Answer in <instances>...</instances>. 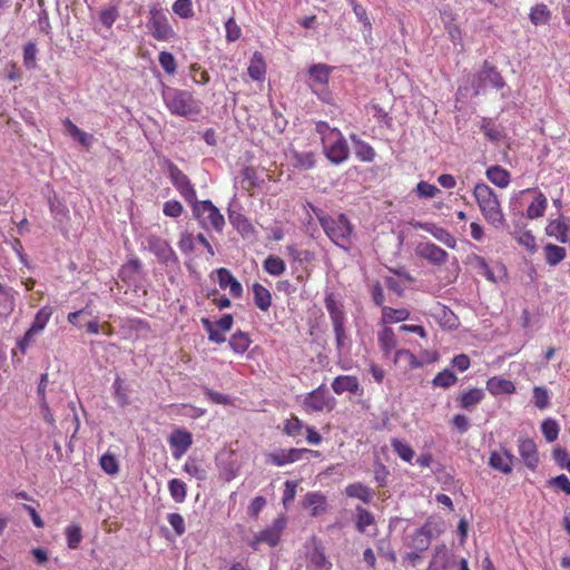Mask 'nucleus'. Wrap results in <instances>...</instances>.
I'll return each mask as SVG.
<instances>
[{
	"label": "nucleus",
	"instance_id": "de8ad7c7",
	"mask_svg": "<svg viewBox=\"0 0 570 570\" xmlns=\"http://www.w3.org/2000/svg\"><path fill=\"white\" fill-rule=\"evenodd\" d=\"M14 308V298L11 291L0 284V316L9 315Z\"/></svg>",
	"mask_w": 570,
	"mask_h": 570
},
{
	"label": "nucleus",
	"instance_id": "7ed1b4c3",
	"mask_svg": "<svg viewBox=\"0 0 570 570\" xmlns=\"http://www.w3.org/2000/svg\"><path fill=\"white\" fill-rule=\"evenodd\" d=\"M473 196L484 219L495 228L504 227L505 218L494 190L484 183H478Z\"/></svg>",
	"mask_w": 570,
	"mask_h": 570
},
{
	"label": "nucleus",
	"instance_id": "49530a36",
	"mask_svg": "<svg viewBox=\"0 0 570 570\" xmlns=\"http://www.w3.org/2000/svg\"><path fill=\"white\" fill-rule=\"evenodd\" d=\"M352 140L355 142V154L360 160L370 163L375 158V151L370 144L356 139L355 136H352Z\"/></svg>",
	"mask_w": 570,
	"mask_h": 570
},
{
	"label": "nucleus",
	"instance_id": "052dcab7",
	"mask_svg": "<svg viewBox=\"0 0 570 570\" xmlns=\"http://www.w3.org/2000/svg\"><path fill=\"white\" fill-rule=\"evenodd\" d=\"M533 403L539 410H544L550 405V393L547 387H533Z\"/></svg>",
	"mask_w": 570,
	"mask_h": 570
},
{
	"label": "nucleus",
	"instance_id": "c03bdc74",
	"mask_svg": "<svg viewBox=\"0 0 570 570\" xmlns=\"http://www.w3.org/2000/svg\"><path fill=\"white\" fill-rule=\"evenodd\" d=\"M47 383H48V374L47 373L41 374L40 382H39V385H38V389H37V394H38V397H39L40 407L45 412V419L47 421L51 422L52 421V415L50 413L49 405H48V403L46 401Z\"/></svg>",
	"mask_w": 570,
	"mask_h": 570
},
{
	"label": "nucleus",
	"instance_id": "2eb2a0df",
	"mask_svg": "<svg viewBox=\"0 0 570 570\" xmlns=\"http://www.w3.org/2000/svg\"><path fill=\"white\" fill-rule=\"evenodd\" d=\"M169 445L173 450V456L178 460L193 444V438L186 430L177 429L169 436Z\"/></svg>",
	"mask_w": 570,
	"mask_h": 570
},
{
	"label": "nucleus",
	"instance_id": "8fccbe9b",
	"mask_svg": "<svg viewBox=\"0 0 570 570\" xmlns=\"http://www.w3.org/2000/svg\"><path fill=\"white\" fill-rule=\"evenodd\" d=\"M403 362L409 368H419L423 365V362L420 361L411 351L397 350L394 354V363Z\"/></svg>",
	"mask_w": 570,
	"mask_h": 570
},
{
	"label": "nucleus",
	"instance_id": "412c9836",
	"mask_svg": "<svg viewBox=\"0 0 570 570\" xmlns=\"http://www.w3.org/2000/svg\"><path fill=\"white\" fill-rule=\"evenodd\" d=\"M325 307L330 314L333 327L344 325L345 323V312L343 304L337 301L334 294L328 293L325 296Z\"/></svg>",
	"mask_w": 570,
	"mask_h": 570
},
{
	"label": "nucleus",
	"instance_id": "c9c22d12",
	"mask_svg": "<svg viewBox=\"0 0 570 570\" xmlns=\"http://www.w3.org/2000/svg\"><path fill=\"white\" fill-rule=\"evenodd\" d=\"M543 253L546 262L550 266H557L567 256L566 248L554 244H547L543 247Z\"/></svg>",
	"mask_w": 570,
	"mask_h": 570
},
{
	"label": "nucleus",
	"instance_id": "58836bf2",
	"mask_svg": "<svg viewBox=\"0 0 570 570\" xmlns=\"http://www.w3.org/2000/svg\"><path fill=\"white\" fill-rule=\"evenodd\" d=\"M410 312L406 308H392L387 306L382 307V322L383 323H399L407 320Z\"/></svg>",
	"mask_w": 570,
	"mask_h": 570
},
{
	"label": "nucleus",
	"instance_id": "bb28decb",
	"mask_svg": "<svg viewBox=\"0 0 570 570\" xmlns=\"http://www.w3.org/2000/svg\"><path fill=\"white\" fill-rule=\"evenodd\" d=\"M63 127L68 135L78 141L81 146L89 148L94 141V136L81 130L77 125H75L70 119L63 120Z\"/></svg>",
	"mask_w": 570,
	"mask_h": 570
},
{
	"label": "nucleus",
	"instance_id": "a211bd4d",
	"mask_svg": "<svg viewBox=\"0 0 570 570\" xmlns=\"http://www.w3.org/2000/svg\"><path fill=\"white\" fill-rule=\"evenodd\" d=\"M309 452V450L306 449H288V450H278L276 452H273L268 454V462L276 465V466H283L288 463H293L296 461L302 460L303 454Z\"/></svg>",
	"mask_w": 570,
	"mask_h": 570
},
{
	"label": "nucleus",
	"instance_id": "0eeeda50",
	"mask_svg": "<svg viewBox=\"0 0 570 570\" xmlns=\"http://www.w3.org/2000/svg\"><path fill=\"white\" fill-rule=\"evenodd\" d=\"M286 523L287 520L285 515H278L271 525L254 535L249 542L250 548L257 551L262 543H266L269 547L277 546L286 528Z\"/></svg>",
	"mask_w": 570,
	"mask_h": 570
},
{
	"label": "nucleus",
	"instance_id": "69168bd1",
	"mask_svg": "<svg viewBox=\"0 0 570 570\" xmlns=\"http://www.w3.org/2000/svg\"><path fill=\"white\" fill-rule=\"evenodd\" d=\"M158 61L166 73L174 75L176 72L177 62L170 52L161 51L158 56Z\"/></svg>",
	"mask_w": 570,
	"mask_h": 570
},
{
	"label": "nucleus",
	"instance_id": "393cba45",
	"mask_svg": "<svg viewBox=\"0 0 570 570\" xmlns=\"http://www.w3.org/2000/svg\"><path fill=\"white\" fill-rule=\"evenodd\" d=\"M304 505L311 509L312 517H317L326 511V498L321 492H308L304 498Z\"/></svg>",
	"mask_w": 570,
	"mask_h": 570
},
{
	"label": "nucleus",
	"instance_id": "9d476101",
	"mask_svg": "<svg viewBox=\"0 0 570 570\" xmlns=\"http://www.w3.org/2000/svg\"><path fill=\"white\" fill-rule=\"evenodd\" d=\"M144 246L151 252L161 264H175L178 262V258L169 243L158 236H148L144 242Z\"/></svg>",
	"mask_w": 570,
	"mask_h": 570
},
{
	"label": "nucleus",
	"instance_id": "79ce46f5",
	"mask_svg": "<svg viewBox=\"0 0 570 570\" xmlns=\"http://www.w3.org/2000/svg\"><path fill=\"white\" fill-rule=\"evenodd\" d=\"M51 314H52V311L50 307L46 306V307L40 308L37 312L31 326L29 327L31 330V332L40 334L45 330L46 325L48 324V322L51 317Z\"/></svg>",
	"mask_w": 570,
	"mask_h": 570
},
{
	"label": "nucleus",
	"instance_id": "c85d7f7f",
	"mask_svg": "<svg viewBox=\"0 0 570 570\" xmlns=\"http://www.w3.org/2000/svg\"><path fill=\"white\" fill-rule=\"evenodd\" d=\"M487 178L500 188H505L510 184V173L501 166H490L485 171Z\"/></svg>",
	"mask_w": 570,
	"mask_h": 570
},
{
	"label": "nucleus",
	"instance_id": "20e7f679",
	"mask_svg": "<svg viewBox=\"0 0 570 570\" xmlns=\"http://www.w3.org/2000/svg\"><path fill=\"white\" fill-rule=\"evenodd\" d=\"M327 237L340 248L348 252L352 246L353 226L344 214L318 216Z\"/></svg>",
	"mask_w": 570,
	"mask_h": 570
},
{
	"label": "nucleus",
	"instance_id": "1a4fd4ad",
	"mask_svg": "<svg viewBox=\"0 0 570 570\" xmlns=\"http://www.w3.org/2000/svg\"><path fill=\"white\" fill-rule=\"evenodd\" d=\"M168 176L171 184L185 199V202L191 205L195 200H197L196 189L190 179L173 163H169L168 165Z\"/></svg>",
	"mask_w": 570,
	"mask_h": 570
},
{
	"label": "nucleus",
	"instance_id": "37998d69",
	"mask_svg": "<svg viewBox=\"0 0 570 570\" xmlns=\"http://www.w3.org/2000/svg\"><path fill=\"white\" fill-rule=\"evenodd\" d=\"M168 490L171 499L176 503H181L187 497V487L184 481L179 479H173L168 482Z\"/></svg>",
	"mask_w": 570,
	"mask_h": 570
},
{
	"label": "nucleus",
	"instance_id": "b1692460",
	"mask_svg": "<svg viewBox=\"0 0 570 570\" xmlns=\"http://www.w3.org/2000/svg\"><path fill=\"white\" fill-rule=\"evenodd\" d=\"M332 71V67L325 63H314L308 68L309 75V87L313 85L326 86L330 80V75Z\"/></svg>",
	"mask_w": 570,
	"mask_h": 570
},
{
	"label": "nucleus",
	"instance_id": "6ab92c4d",
	"mask_svg": "<svg viewBox=\"0 0 570 570\" xmlns=\"http://www.w3.org/2000/svg\"><path fill=\"white\" fill-rule=\"evenodd\" d=\"M518 452L530 470H535L539 463V455L535 443L531 439H523L519 441Z\"/></svg>",
	"mask_w": 570,
	"mask_h": 570
},
{
	"label": "nucleus",
	"instance_id": "338daca9",
	"mask_svg": "<svg viewBox=\"0 0 570 570\" xmlns=\"http://www.w3.org/2000/svg\"><path fill=\"white\" fill-rule=\"evenodd\" d=\"M100 466L109 475H115L119 471L118 461L116 456L110 453H105L100 458Z\"/></svg>",
	"mask_w": 570,
	"mask_h": 570
},
{
	"label": "nucleus",
	"instance_id": "f704fd0d",
	"mask_svg": "<svg viewBox=\"0 0 570 570\" xmlns=\"http://www.w3.org/2000/svg\"><path fill=\"white\" fill-rule=\"evenodd\" d=\"M248 75L253 80H263L266 72V65L262 53L255 52L249 61Z\"/></svg>",
	"mask_w": 570,
	"mask_h": 570
},
{
	"label": "nucleus",
	"instance_id": "72a5a7b5",
	"mask_svg": "<svg viewBox=\"0 0 570 570\" xmlns=\"http://www.w3.org/2000/svg\"><path fill=\"white\" fill-rule=\"evenodd\" d=\"M484 399V392L481 389H470L462 393L460 397V406L471 411Z\"/></svg>",
	"mask_w": 570,
	"mask_h": 570
},
{
	"label": "nucleus",
	"instance_id": "e2e57ef3",
	"mask_svg": "<svg viewBox=\"0 0 570 570\" xmlns=\"http://www.w3.org/2000/svg\"><path fill=\"white\" fill-rule=\"evenodd\" d=\"M173 11L183 19L191 18L194 16L191 0H176L173 4Z\"/></svg>",
	"mask_w": 570,
	"mask_h": 570
},
{
	"label": "nucleus",
	"instance_id": "dca6fc26",
	"mask_svg": "<svg viewBox=\"0 0 570 570\" xmlns=\"http://www.w3.org/2000/svg\"><path fill=\"white\" fill-rule=\"evenodd\" d=\"M546 234L560 243H570V218L559 217L548 223Z\"/></svg>",
	"mask_w": 570,
	"mask_h": 570
},
{
	"label": "nucleus",
	"instance_id": "4d7b16f0",
	"mask_svg": "<svg viewBox=\"0 0 570 570\" xmlns=\"http://www.w3.org/2000/svg\"><path fill=\"white\" fill-rule=\"evenodd\" d=\"M374 523V515L362 507L356 508V529L365 532L366 528Z\"/></svg>",
	"mask_w": 570,
	"mask_h": 570
},
{
	"label": "nucleus",
	"instance_id": "a19ab883",
	"mask_svg": "<svg viewBox=\"0 0 570 570\" xmlns=\"http://www.w3.org/2000/svg\"><path fill=\"white\" fill-rule=\"evenodd\" d=\"M250 342L248 334L239 331L229 338V346L235 353L243 354L248 350Z\"/></svg>",
	"mask_w": 570,
	"mask_h": 570
},
{
	"label": "nucleus",
	"instance_id": "6e6552de",
	"mask_svg": "<svg viewBox=\"0 0 570 570\" xmlns=\"http://www.w3.org/2000/svg\"><path fill=\"white\" fill-rule=\"evenodd\" d=\"M504 85L505 83L501 75L495 70V68L489 66L487 62L478 73L472 76L471 79V88L473 89L474 96L484 92L485 88L489 86L495 89H501Z\"/></svg>",
	"mask_w": 570,
	"mask_h": 570
},
{
	"label": "nucleus",
	"instance_id": "f8f14e48",
	"mask_svg": "<svg viewBox=\"0 0 570 570\" xmlns=\"http://www.w3.org/2000/svg\"><path fill=\"white\" fill-rule=\"evenodd\" d=\"M414 227L431 234L436 240L451 249L456 247L455 237L443 227L429 222H417L414 224Z\"/></svg>",
	"mask_w": 570,
	"mask_h": 570
},
{
	"label": "nucleus",
	"instance_id": "f3484780",
	"mask_svg": "<svg viewBox=\"0 0 570 570\" xmlns=\"http://www.w3.org/2000/svg\"><path fill=\"white\" fill-rule=\"evenodd\" d=\"M334 393L341 395L348 392L354 395L362 394V389L358 379L354 375H338L332 382Z\"/></svg>",
	"mask_w": 570,
	"mask_h": 570
},
{
	"label": "nucleus",
	"instance_id": "bf43d9fd",
	"mask_svg": "<svg viewBox=\"0 0 570 570\" xmlns=\"http://www.w3.org/2000/svg\"><path fill=\"white\" fill-rule=\"evenodd\" d=\"M471 262L474 268H476L481 275L487 277V279H489L490 282L497 283V277L493 271L490 268V266L488 265L487 261L483 257L474 255L471 258Z\"/></svg>",
	"mask_w": 570,
	"mask_h": 570
},
{
	"label": "nucleus",
	"instance_id": "4c0bfd02",
	"mask_svg": "<svg viewBox=\"0 0 570 570\" xmlns=\"http://www.w3.org/2000/svg\"><path fill=\"white\" fill-rule=\"evenodd\" d=\"M114 389V397L117 404L121 407H125L130 404L129 399V389L125 385L124 381L117 376L112 383Z\"/></svg>",
	"mask_w": 570,
	"mask_h": 570
},
{
	"label": "nucleus",
	"instance_id": "774afa93",
	"mask_svg": "<svg viewBox=\"0 0 570 570\" xmlns=\"http://www.w3.org/2000/svg\"><path fill=\"white\" fill-rule=\"evenodd\" d=\"M350 3L353 8V12L355 13L357 20L363 24L364 29L371 31L372 23L367 17L365 8L356 3L355 0H350Z\"/></svg>",
	"mask_w": 570,
	"mask_h": 570
},
{
	"label": "nucleus",
	"instance_id": "ea45409f",
	"mask_svg": "<svg viewBox=\"0 0 570 570\" xmlns=\"http://www.w3.org/2000/svg\"><path fill=\"white\" fill-rule=\"evenodd\" d=\"M184 471L198 481L207 479L206 469L195 458H188L183 466Z\"/></svg>",
	"mask_w": 570,
	"mask_h": 570
},
{
	"label": "nucleus",
	"instance_id": "473e14b6",
	"mask_svg": "<svg viewBox=\"0 0 570 570\" xmlns=\"http://www.w3.org/2000/svg\"><path fill=\"white\" fill-rule=\"evenodd\" d=\"M547 206V197L541 191H537L533 202L527 208V217L530 219L542 217Z\"/></svg>",
	"mask_w": 570,
	"mask_h": 570
},
{
	"label": "nucleus",
	"instance_id": "5701e85b",
	"mask_svg": "<svg viewBox=\"0 0 570 570\" xmlns=\"http://www.w3.org/2000/svg\"><path fill=\"white\" fill-rule=\"evenodd\" d=\"M287 159L297 169L306 170L315 166V157L312 151H297L291 149L287 153Z\"/></svg>",
	"mask_w": 570,
	"mask_h": 570
},
{
	"label": "nucleus",
	"instance_id": "2f4dec72",
	"mask_svg": "<svg viewBox=\"0 0 570 570\" xmlns=\"http://www.w3.org/2000/svg\"><path fill=\"white\" fill-rule=\"evenodd\" d=\"M345 493L347 497L358 499L364 503H370L373 499V491L360 482L348 484L345 488Z\"/></svg>",
	"mask_w": 570,
	"mask_h": 570
},
{
	"label": "nucleus",
	"instance_id": "423d86ee",
	"mask_svg": "<svg viewBox=\"0 0 570 570\" xmlns=\"http://www.w3.org/2000/svg\"><path fill=\"white\" fill-rule=\"evenodd\" d=\"M147 28L150 35L158 41H169L176 36L167 16L157 6L151 7L149 10Z\"/></svg>",
	"mask_w": 570,
	"mask_h": 570
},
{
	"label": "nucleus",
	"instance_id": "f257e3e1",
	"mask_svg": "<svg viewBox=\"0 0 570 570\" xmlns=\"http://www.w3.org/2000/svg\"><path fill=\"white\" fill-rule=\"evenodd\" d=\"M161 98L171 115L196 120L202 114V101L188 90L165 86Z\"/></svg>",
	"mask_w": 570,
	"mask_h": 570
},
{
	"label": "nucleus",
	"instance_id": "6e6d98bb",
	"mask_svg": "<svg viewBox=\"0 0 570 570\" xmlns=\"http://www.w3.org/2000/svg\"><path fill=\"white\" fill-rule=\"evenodd\" d=\"M67 546L70 549H77L82 540L81 528L77 524H70L65 530Z\"/></svg>",
	"mask_w": 570,
	"mask_h": 570
},
{
	"label": "nucleus",
	"instance_id": "f03ea898",
	"mask_svg": "<svg viewBox=\"0 0 570 570\" xmlns=\"http://www.w3.org/2000/svg\"><path fill=\"white\" fill-rule=\"evenodd\" d=\"M315 131L320 135L323 153L333 164L340 165L348 159L350 148L341 130L331 127L326 121H317Z\"/></svg>",
	"mask_w": 570,
	"mask_h": 570
},
{
	"label": "nucleus",
	"instance_id": "603ef678",
	"mask_svg": "<svg viewBox=\"0 0 570 570\" xmlns=\"http://www.w3.org/2000/svg\"><path fill=\"white\" fill-rule=\"evenodd\" d=\"M550 11L548 9V7L543 3H539V4H535L534 7H532L531 11H530V20L533 24L538 26V24H544L549 21L550 19Z\"/></svg>",
	"mask_w": 570,
	"mask_h": 570
},
{
	"label": "nucleus",
	"instance_id": "9b49d317",
	"mask_svg": "<svg viewBox=\"0 0 570 570\" xmlns=\"http://www.w3.org/2000/svg\"><path fill=\"white\" fill-rule=\"evenodd\" d=\"M333 399L330 397L324 384L307 393L303 401L306 412H321L325 409H332Z\"/></svg>",
	"mask_w": 570,
	"mask_h": 570
},
{
	"label": "nucleus",
	"instance_id": "ddd939ff",
	"mask_svg": "<svg viewBox=\"0 0 570 570\" xmlns=\"http://www.w3.org/2000/svg\"><path fill=\"white\" fill-rule=\"evenodd\" d=\"M514 459V455L508 449L502 448L500 451L490 453L489 465L502 474H510L513 470Z\"/></svg>",
	"mask_w": 570,
	"mask_h": 570
},
{
	"label": "nucleus",
	"instance_id": "5fc2aeb1",
	"mask_svg": "<svg viewBox=\"0 0 570 570\" xmlns=\"http://www.w3.org/2000/svg\"><path fill=\"white\" fill-rule=\"evenodd\" d=\"M391 445L394 452L405 462H411L414 458L413 449L404 441L392 439Z\"/></svg>",
	"mask_w": 570,
	"mask_h": 570
},
{
	"label": "nucleus",
	"instance_id": "680f3d73",
	"mask_svg": "<svg viewBox=\"0 0 570 570\" xmlns=\"http://www.w3.org/2000/svg\"><path fill=\"white\" fill-rule=\"evenodd\" d=\"M458 381L455 374L450 370H444L440 372L432 381L434 386L448 389L454 385Z\"/></svg>",
	"mask_w": 570,
	"mask_h": 570
},
{
	"label": "nucleus",
	"instance_id": "4468645a",
	"mask_svg": "<svg viewBox=\"0 0 570 570\" xmlns=\"http://www.w3.org/2000/svg\"><path fill=\"white\" fill-rule=\"evenodd\" d=\"M415 253L419 257L426 259L431 264L442 265L446 262L449 254L433 243H420Z\"/></svg>",
	"mask_w": 570,
	"mask_h": 570
},
{
	"label": "nucleus",
	"instance_id": "3c124183",
	"mask_svg": "<svg viewBox=\"0 0 570 570\" xmlns=\"http://www.w3.org/2000/svg\"><path fill=\"white\" fill-rule=\"evenodd\" d=\"M481 129L485 137L493 142H498L503 138L502 130L492 119L484 118L482 120Z\"/></svg>",
	"mask_w": 570,
	"mask_h": 570
},
{
	"label": "nucleus",
	"instance_id": "39448f33",
	"mask_svg": "<svg viewBox=\"0 0 570 570\" xmlns=\"http://www.w3.org/2000/svg\"><path fill=\"white\" fill-rule=\"evenodd\" d=\"M194 218L206 230L214 229L222 233L225 227V218L212 200H195L191 205Z\"/></svg>",
	"mask_w": 570,
	"mask_h": 570
},
{
	"label": "nucleus",
	"instance_id": "a878e982",
	"mask_svg": "<svg viewBox=\"0 0 570 570\" xmlns=\"http://www.w3.org/2000/svg\"><path fill=\"white\" fill-rule=\"evenodd\" d=\"M487 390L492 395L512 394L515 391V386L510 380L493 376L487 381Z\"/></svg>",
	"mask_w": 570,
	"mask_h": 570
},
{
	"label": "nucleus",
	"instance_id": "c756f323",
	"mask_svg": "<svg viewBox=\"0 0 570 570\" xmlns=\"http://www.w3.org/2000/svg\"><path fill=\"white\" fill-rule=\"evenodd\" d=\"M228 218L230 224L242 236L246 237L254 233V226L243 214L229 209Z\"/></svg>",
	"mask_w": 570,
	"mask_h": 570
},
{
	"label": "nucleus",
	"instance_id": "e433bc0d",
	"mask_svg": "<svg viewBox=\"0 0 570 570\" xmlns=\"http://www.w3.org/2000/svg\"><path fill=\"white\" fill-rule=\"evenodd\" d=\"M377 341L385 356H389L396 346V337L391 327H384L380 331Z\"/></svg>",
	"mask_w": 570,
	"mask_h": 570
},
{
	"label": "nucleus",
	"instance_id": "0e129e2a",
	"mask_svg": "<svg viewBox=\"0 0 570 570\" xmlns=\"http://www.w3.org/2000/svg\"><path fill=\"white\" fill-rule=\"evenodd\" d=\"M37 47L36 43L29 42L23 48V65L27 69L33 70L37 67Z\"/></svg>",
	"mask_w": 570,
	"mask_h": 570
},
{
	"label": "nucleus",
	"instance_id": "09e8293b",
	"mask_svg": "<svg viewBox=\"0 0 570 570\" xmlns=\"http://www.w3.org/2000/svg\"><path fill=\"white\" fill-rule=\"evenodd\" d=\"M541 432H542L546 441L549 443H552L559 436V432H560L559 423L557 422V420H554L552 417H548V419L543 420V422L541 423Z\"/></svg>",
	"mask_w": 570,
	"mask_h": 570
},
{
	"label": "nucleus",
	"instance_id": "cd10ccee",
	"mask_svg": "<svg viewBox=\"0 0 570 570\" xmlns=\"http://www.w3.org/2000/svg\"><path fill=\"white\" fill-rule=\"evenodd\" d=\"M451 556L445 546H439L434 550V554L428 570H449Z\"/></svg>",
	"mask_w": 570,
	"mask_h": 570
},
{
	"label": "nucleus",
	"instance_id": "aec40b11",
	"mask_svg": "<svg viewBox=\"0 0 570 570\" xmlns=\"http://www.w3.org/2000/svg\"><path fill=\"white\" fill-rule=\"evenodd\" d=\"M217 273V282L219 287L223 289H228L229 294L233 297H240L243 294L242 284L233 276V274L226 268H218Z\"/></svg>",
	"mask_w": 570,
	"mask_h": 570
},
{
	"label": "nucleus",
	"instance_id": "a18cd8bd",
	"mask_svg": "<svg viewBox=\"0 0 570 570\" xmlns=\"http://www.w3.org/2000/svg\"><path fill=\"white\" fill-rule=\"evenodd\" d=\"M263 267L272 276H279L286 269L285 262L278 256L274 255H269L266 257Z\"/></svg>",
	"mask_w": 570,
	"mask_h": 570
},
{
	"label": "nucleus",
	"instance_id": "864d4df0",
	"mask_svg": "<svg viewBox=\"0 0 570 570\" xmlns=\"http://www.w3.org/2000/svg\"><path fill=\"white\" fill-rule=\"evenodd\" d=\"M309 561L317 570H330L332 563L327 560L324 550L321 547H315L309 554Z\"/></svg>",
	"mask_w": 570,
	"mask_h": 570
},
{
	"label": "nucleus",
	"instance_id": "4be33fe9",
	"mask_svg": "<svg viewBox=\"0 0 570 570\" xmlns=\"http://www.w3.org/2000/svg\"><path fill=\"white\" fill-rule=\"evenodd\" d=\"M431 540L432 530L428 525H423L410 538L407 546L419 552H423L430 547Z\"/></svg>",
	"mask_w": 570,
	"mask_h": 570
},
{
	"label": "nucleus",
	"instance_id": "7c9ffc66",
	"mask_svg": "<svg viewBox=\"0 0 570 570\" xmlns=\"http://www.w3.org/2000/svg\"><path fill=\"white\" fill-rule=\"evenodd\" d=\"M254 303L261 309L266 312L272 305V294L262 284L253 285Z\"/></svg>",
	"mask_w": 570,
	"mask_h": 570
},
{
	"label": "nucleus",
	"instance_id": "13d9d810",
	"mask_svg": "<svg viewBox=\"0 0 570 570\" xmlns=\"http://www.w3.org/2000/svg\"><path fill=\"white\" fill-rule=\"evenodd\" d=\"M202 324L208 333V340L215 343H224L226 341L225 333L216 327V325L208 318H202Z\"/></svg>",
	"mask_w": 570,
	"mask_h": 570
}]
</instances>
